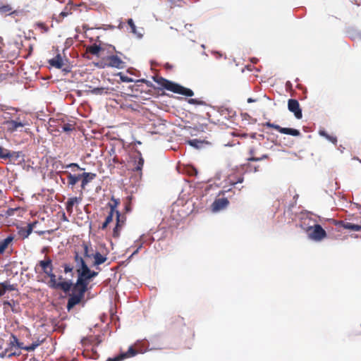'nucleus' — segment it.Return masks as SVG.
<instances>
[{
  "label": "nucleus",
  "instance_id": "5fc2aeb1",
  "mask_svg": "<svg viewBox=\"0 0 361 361\" xmlns=\"http://www.w3.org/2000/svg\"><path fill=\"white\" fill-rule=\"evenodd\" d=\"M67 15H68V13L66 12H61L60 13V16H61L62 17H66V16H67Z\"/></svg>",
  "mask_w": 361,
  "mask_h": 361
},
{
  "label": "nucleus",
  "instance_id": "c9c22d12",
  "mask_svg": "<svg viewBox=\"0 0 361 361\" xmlns=\"http://www.w3.org/2000/svg\"><path fill=\"white\" fill-rule=\"evenodd\" d=\"M188 143L195 148H199L202 145V142L197 139L190 140L188 141Z\"/></svg>",
  "mask_w": 361,
  "mask_h": 361
},
{
  "label": "nucleus",
  "instance_id": "e433bc0d",
  "mask_svg": "<svg viewBox=\"0 0 361 361\" xmlns=\"http://www.w3.org/2000/svg\"><path fill=\"white\" fill-rule=\"evenodd\" d=\"M171 324L178 323L180 325H183L184 324V319L180 316H176L171 319Z\"/></svg>",
  "mask_w": 361,
  "mask_h": 361
},
{
  "label": "nucleus",
  "instance_id": "bb28decb",
  "mask_svg": "<svg viewBox=\"0 0 361 361\" xmlns=\"http://www.w3.org/2000/svg\"><path fill=\"white\" fill-rule=\"evenodd\" d=\"M16 11H13V8L8 4L0 6V14H13Z\"/></svg>",
  "mask_w": 361,
  "mask_h": 361
},
{
  "label": "nucleus",
  "instance_id": "39448f33",
  "mask_svg": "<svg viewBox=\"0 0 361 361\" xmlns=\"http://www.w3.org/2000/svg\"><path fill=\"white\" fill-rule=\"evenodd\" d=\"M88 288L84 286H78L77 282L72 286V293L70 294L69 298L67 302V310L70 311L76 305L80 303L85 296V292Z\"/></svg>",
  "mask_w": 361,
  "mask_h": 361
},
{
  "label": "nucleus",
  "instance_id": "cd10ccee",
  "mask_svg": "<svg viewBox=\"0 0 361 361\" xmlns=\"http://www.w3.org/2000/svg\"><path fill=\"white\" fill-rule=\"evenodd\" d=\"M250 154H251V157L247 159V160L250 161H260V160H262V159L268 158V155L267 154H264V155H262L260 157H255V151H254L253 149H250Z\"/></svg>",
  "mask_w": 361,
  "mask_h": 361
},
{
  "label": "nucleus",
  "instance_id": "b1692460",
  "mask_svg": "<svg viewBox=\"0 0 361 361\" xmlns=\"http://www.w3.org/2000/svg\"><path fill=\"white\" fill-rule=\"evenodd\" d=\"M45 341V338H37L33 342L29 345H25V350L30 352L35 350L38 346L42 344Z\"/></svg>",
  "mask_w": 361,
  "mask_h": 361
},
{
  "label": "nucleus",
  "instance_id": "f257e3e1",
  "mask_svg": "<svg viewBox=\"0 0 361 361\" xmlns=\"http://www.w3.org/2000/svg\"><path fill=\"white\" fill-rule=\"evenodd\" d=\"M84 56L89 59L95 58L98 60L96 65L109 68H123L126 66L125 56L117 51L115 47L99 42L86 47Z\"/></svg>",
  "mask_w": 361,
  "mask_h": 361
},
{
  "label": "nucleus",
  "instance_id": "de8ad7c7",
  "mask_svg": "<svg viewBox=\"0 0 361 361\" xmlns=\"http://www.w3.org/2000/svg\"><path fill=\"white\" fill-rule=\"evenodd\" d=\"M93 342V338H84L82 340V343L83 345H86L87 343H92Z\"/></svg>",
  "mask_w": 361,
  "mask_h": 361
},
{
  "label": "nucleus",
  "instance_id": "5701e85b",
  "mask_svg": "<svg viewBox=\"0 0 361 361\" xmlns=\"http://www.w3.org/2000/svg\"><path fill=\"white\" fill-rule=\"evenodd\" d=\"M63 173L67 176L68 185L71 186L72 188L80 180H81V174L73 175L68 171H64Z\"/></svg>",
  "mask_w": 361,
  "mask_h": 361
},
{
  "label": "nucleus",
  "instance_id": "680f3d73",
  "mask_svg": "<svg viewBox=\"0 0 361 361\" xmlns=\"http://www.w3.org/2000/svg\"><path fill=\"white\" fill-rule=\"evenodd\" d=\"M239 183H241L243 182V178H240L239 180H238Z\"/></svg>",
  "mask_w": 361,
  "mask_h": 361
},
{
  "label": "nucleus",
  "instance_id": "e2e57ef3",
  "mask_svg": "<svg viewBox=\"0 0 361 361\" xmlns=\"http://www.w3.org/2000/svg\"><path fill=\"white\" fill-rule=\"evenodd\" d=\"M250 67L249 65H246L245 68H248Z\"/></svg>",
  "mask_w": 361,
  "mask_h": 361
},
{
  "label": "nucleus",
  "instance_id": "20e7f679",
  "mask_svg": "<svg viewBox=\"0 0 361 361\" xmlns=\"http://www.w3.org/2000/svg\"><path fill=\"white\" fill-rule=\"evenodd\" d=\"M154 81L158 83L159 87H163L167 90L174 93L180 94L187 97H192L194 92L192 90L184 87L178 84L167 80L163 78L156 76L154 78Z\"/></svg>",
  "mask_w": 361,
  "mask_h": 361
},
{
  "label": "nucleus",
  "instance_id": "49530a36",
  "mask_svg": "<svg viewBox=\"0 0 361 361\" xmlns=\"http://www.w3.org/2000/svg\"><path fill=\"white\" fill-rule=\"evenodd\" d=\"M6 290L5 289L4 284L0 283V297L3 296L6 293Z\"/></svg>",
  "mask_w": 361,
  "mask_h": 361
},
{
  "label": "nucleus",
  "instance_id": "2eb2a0df",
  "mask_svg": "<svg viewBox=\"0 0 361 361\" xmlns=\"http://www.w3.org/2000/svg\"><path fill=\"white\" fill-rule=\"evenodd\" d=\"M126 218L121 217L118 211H116V224L113 230V237L118 238L120 235V231L125 224Z\"/></svg>",
  "mask_w": 361,
  "mask_h": 361
},
{
  "label": "nucleus",
  "instance_id": "0e129e2a",
  "mask_svg": "<svg viewBox=\"0 0 361 361\" xmlns=\"http://www.w3.org/2000/svg\"><path fill=\"white\" fill-rule=\"evenodd\" d=\"M92 351H93L94 353H97L96 350H92Z\"/></svg>",
  "mask_w": 361,
  "mask_h": 361
},
{
  "label": "nucleus",
  "instance_id": "37998d69",
  "mask_svg": "<svg viewBox=\"0 0 361 361\" xmlns=\"http://www.w3.org/2000/svg\"><path fill=\"white\" fill-rule=\"evenodd\" d=\"M188 102L191 104H198V105H200V104H204V102L202 101H200V100H198L197 99H190L188 100Z\"/></svg>",
  "mask_w": 361,
  "mask_h": 361
},
{
  "label": "nucleus",
  "instance_id": "2f4dec72",
  "mask_svg": "<svg viewBox=\"0 0 361 361\" xmlns=\"http://www.w3.org/2000/svg\"><path fill=\"white\" fill-rule=\"evenodd\" d=\"M90 92L94 94H103L108 92V89L104 87H96L93 88Z\"/></svg>",
  "mask_w": 361,
  "mask_h": 361
},
{
  "label": "nucleus",
  "instance_id": "9b49d317",
  "mask_svg": "<svg viewBox=\"0 0 361 361\" xmlns=\"http://www.w3.org/2000/svg\"><path fill=\"white\" fill-rule=\"evenodd\" d=\"M288 109L290 111L293 112L296 118L300 119L302 117V110L298 100L290 99L288 101Z\"/></svg>",
  "mask_w": 361,
  "mask_h": 361
},
{
  "label": "nucleus",
  "instance_id": "0eeeda50",
  "mask_svg": "<svg viewBox=\"0 0 361 361\" xmlns=\"http://www.w3.org/2000/svg\"><path fill=\"white\" fill-rule=\"evenodd\" d=\"M97 272L90 270L88 267H86L84 270H81L78 276L77 285L87 288L90 280L97 276Z\"/></svg>",
  "mask_w": 361,
  "mask_h": 361
},
{
  "label": "nucleus",
  "instance_id": "6e6552de",
  "mask_svg": "<svg viewBox=\"0 0 361 361\" xmlns=\"http://www.w3.org/2000/svg\"><path fill=\"white\" fill-rule=\"evenodd\" d=\"M130 164L133 171L140 172L142 175L141 171L144 165V159L140 152L137 151L130 156Z\"/></svg>",
  "mask_w": 361,
  "mask_h": 361
},
{
  "label": "nucleus",
  "instance_id": "f704fd0d",
  "mask_svg": "<svg viewBox=\"0 0 361 361\" xmlns=\"http://www.w3.org/2000/svg\"><path fill=\"white\" fill-rule=\"evenodd\" d=\"M150 65L151 66H163L164 68H172V66L171 65H169V63H166L165 64H162L161 63H159L156 60H151L150 61Z\"/></svg>",
  "mask_w": 361,
  "mask_h": 361
},
{
  "label": "nucleus",
  "instance_id": "423d86ee",
  "mask_svg": "<svg viewBox=\"0 0 361 361\" xmlns=\"http://www.w3.org/2000/svg\"><path fill=\"white\" fill-rule=\"evenodd\" d=\"M49 64L55 68H61L63 66H68V59L66 56L65 49L59 51L56 49L54 51V56L48 60Z\"/></svg>",
  "mask_w": 361,
  "mask_h": 361
},
{
  "label": "nucleus",
  "instance_id": "aec40b11",
  "mask_svg": "<svg viewBox=\"0 0 361 361\" xmlns=\"http://www.w3.org/2000/svg\"><path fill=\"white\" fill-rule=\"evenodd\" d=\"M18 152H11L6 148L0 147V158L4 159H11L13 158L18 159Z\"/></svg>",
  "mask_w": 361,
  "mask_h": 361
},
{
  "label": "nucleus",
  "instance_id": "a211bd4d",
  "mask_svg": "<svg viewBox=\"0 0 361 361\" xmlns=\"http://www.w3.org/2000/svg\"><path fill=\"white\" fill-rule=\"evenodd\" d=\"M74 261L75 262L76 271L78 276L81 272V270H84L88 266L87 265L84 259L81 256H80L78 252L76 251L75 252L74 255Z\"/></svg>",
  "mask_w": 361,
  "mask_h": 361
},
{
  "label": "nucleus",
  "instance_id": "4468645a",
  "mask_svg": "<svg viewBox=\"0 0 361 361\" xmlns=\"http://www.w3.org/2000/svg\"><path fill=\"white\" fill-rule=\"evenodd\" d=\"M27 124V123L26 122L20 121L18 119L10 120V121H7L6 122V125L7 126V130H8V131H9L11 133H13V132L18 130V129L19 128L24 127Z\"/></svg>",
  "mask_w": 361,
  "mask_h": 361
},
{
  "label": "nucleus",
  "instance_id": "13d9d810",
  "mask_svg": "<svg viewBox=\"0 0 361 361\" xmlns=\"http://www.w3.org/2000/svg\"><path fill=\"white\" fill-rule=\"evenodd\" d=\"M32 49H33V47L32 45H30L29 46V51H30V52H31L32 51Z\"/></svg>",
  "mask_w": 361,
  "mask_h": 361
},
{
  "label": "nucleus",
  "instance_id": "79ce46f5",
  "mask_svg": "<svg viewBox=\"0 0 361 361\" xmlns=\"http://www.w3.org/2000/svg\"><path fill=\"white\" fill-rule=\"evenodd\" d=\"M83 248H84V256L86 257H91L93 256V254H90L89 252V247L87 245L83 244Z\"/></svg>",
  "mask_w": 361,
  "mask_h": 361
},
{
  "label": "nucleus",
  "instance_id": "603ef678",
  "mask_svg": "<svg viewBox=\"0 0 361 361\" xmlns=\"http://www.w3.org/2000/svg\"><path fill=\"white\" fill-rule=\"evenodd\" d=\"M108 225H109V224L105 221L103 223L102 226V229H105V228L107 227V226H108Z\"/></svg>",
  "mask_w": 361,
  "mask_h": 361
},
{
  "label": "nucleus",
  "instance_id": "6e6d98bb",
  "mask_svg": "<svg viewBox=\"0 0 361 361\" xmlns=\"http://www.w3.org/2000/svg\"><path fill=\"white\" fill-rule=\"evenodd\" d=\"M255 102V99H253L252 98H248L247 99V102L248 103H251V102Z\"/></svg>",
  "mask_w": 361,
  "mask_h": 361
},
{
  "label": "nucleus",
  "instance_id": "8fccbe9b",
  "mask_svg": "<svg viewBox=\"0 0 361 361\" xmlns=\"http://www.w3.org/2000/svg\"><path fill=\"white\" fill-rule=\"evenodd\" d=\"M125 210L126 212H128L131 210V207H130V200L126 203V205H125Z\"/></svg>",
  "mask_w": 361,
  "mask_h": 361
},
{
  "label": "nucleus",
  "instance_id": "864d4df0",
  "mask_svg": "<svg viewBox=\"0 0 361 361\" xmlns=\"http://www.w3.org/2000/svg\"><path fill=\"white\" fill-rule=\"evenodd\" d=\"M62 71H63V72H64L63 75H66L67 73H69L71 70L64 68V69H62Z\"/></svg>",
  "mask_w": 361,
  "mask_h": 361
},
{
  "label": "nucleus",
  "instance_id": "9d476101",
  "mask_svg": "<svg viewBox=\"0 0 361 361\" xmlns=\"http://www.w3.org/2000/svg\"><path fill=\"white\" fill-rule=\"evenodd\" d=\"M264 126L268 128H274V129L276 130L277 131H279V133H283V134L290 135L296 136V137L300 136L301 134L300 132L297 129L289 128H282L279 125H276V124H274V123H272L270 122H267L264 124Z\"/></svg>",
  "mask_w": 361,
  "mask_h": 361
},
{
  "label": "nucleus",
  "instance_id": "052dcab7",
  "mask_svg": "<svg viewBox=\"0 0 361 361\" xmlns=\"http://www.w3.org/2000/svg\"><path fill=\"white\" fill-rule=\"evenodd\" d=\"M63 219H64L65 221H67V219H66V216H65V214H63Z\"/></svg>",
  "mask_w": 361,
  "mask_h": 361
},
{
  "label": "nucleus",
  "instance_id": "c756f323",
  "mask_svg": "<svg viewBox=\"0 0 361 361\" xmlns=\"http://www.w3.org/2000/svg\"><path fill=\"white\" fill-rule=\"evenodd\" d=\"M320 135L324 137L328 140L331 142L333 144H336L337 142V137L336 136L330 135L325 131H320L319 132Z\"/></svg>",
  "mask_w": 361,
  "mask_h": 361
},
{
  "label": "nucleus",
  "instance_id": "1a4fd4ad",
  "mask_svg": "<svg viewBox=\"0 0 361 361\" xmlns=\"http://www.w3.org/2000/svg\"><path fill=\"white\" fill-rule=\"evenodd\" d=\"M309 231H312L309 234L310 238L316 241H320L326 237V231L319 224H315L314 226L310 227Z\"/></svg>",
  "mask_w": 361,
  "mask_h": 361
},
{
  "label": "nucleus",
  "instance_id": "09e8293b",
  "mask_svg": "<svg viewBox=\"0 0 361 361\" xmlns=\"http://www.w3.org/2000/svg\"><path fill=\"white\" fill-rule=\"evenodd\" d=\"M22 331H23V333L26 335V337L30 338L31 336L30 331L27 328H23L22 329Z\"/></svg>",
  "mask_w": 361,
  "mask_h": 361
},
{
  "label": "nucleus",
  "instance_id": "f03ea898",
  "mask_svg": "<svg viewBox=\"0 0 361 361\" xmlns=\"http://www.w3.org/2000/svg\"><path fill=\"white\" fill-rule=\"evenodd\" d=\"M41 269V272L44 273L49 278L47 282V286L52 289H60L64 293H68L71 290L73 284L71 280L66 281L62 276H59L56 279V274L54 273V267L52 260L49 257L45 256L43 260H40L35 267V272H38V269Z\"/></svg>",
  "mask_w": 361,
  "mask_h": 361
},
{
  "label": "nucleus",
  "instance_id": "393cba45",
  "mask_svg": "<svg viewBox=\"0 0 361 361\" xmlns=\"http://www.w3.org/2000/svg\"><path fill=\"white\" fill-rule=\"evenodd\" d=\"M92 257L94 259L93 263L94 266H99L104 263L107 259L106 257L102 255L99 252H96L94 254H93Z\"/></svg>",
  "mask_w": 361,
  "mask_h": 361
},
{
  "label": "nucleus",
  "instance_id": "a19ab883",
  "mask_svg": "<svg viewBox=\"0 0 361 361\" xmlns=\"http://www.w3.org/2000/svg\"><path fill=\"white\" fill-rule=\"evenodd\" d=\"M117 75L119 76L120 80L121 82H128L133 81V80L131 78L124 75L121 73H118Z\"/></svg>",
  "mask_w": 361,
  "mask_h": 361
},
{
  "label": "nucleus",
  "instance_id": "7c9ffc66",
  "mask_svg": "<svg viewBox=\"0 0 361 361\" xmlns=\"http://www.w3.org/2000/svg\"><path fill=\"white\" fill-rule=\"evenodd\" d=\"M128 25L130 26V29H131V32H133V34L135 35H137L139 37H142V35L140 34V33H138V32L137 31V27L133 20L132 18H130L127 21Z\"/></svg>",
  "mask_w": 361,
  "mask_h": 361
},
{
  "label": "nucleus",
  "instance_id": "c85d7f7f",
  "mask_svg": "<svg viewBox=\"0 0 361 361\" xmlns=\"http://www.w3.org/2000/svg\"><path fill=\"white\" fill-rule=\"evenodd\" d=\"M35 27L40 30L41 33H47L49 31V27L45 23L42 22L36 23Z\"/></svg>",
  "mask_w": 361,
  "mask_h": 361
},
{
  "label": "nucleus",
  "instance_id": "dca6fc26",
  "mask_svg": "<svg viewBox=\"0 0 361 361\" xmlns=\"http://www.w3.org/2000/svg\"><path fill=\"white\" fill-rule=\"evenodd\" d=\"M228 204L229 202L226 197L216 199L212 204V211L218 212L224 209L228 205Z\"/></svg>",
  "mask_w": 361,
  "mask_h": 361
},
{
  "label": "nucleus",
  "instance_id": "3c124183",
  "mask_svg": "<svg viewBox=\"0 0 361 361\" xmlns=\"http://www.w3.org/2000/svg\"><path fill=\"white\" fill-rule=\"evenodd\" d=\"M258 59L257 58H252L250 59V61L253 63V64H256L257 62H258Z\"/></svg>",
  "mask_w": 361,
  "mask_h": 361
},
{
  "label": "nucleus",
  "instance_id": "a878e982",
  "mask_svg": "<svg viewBox=\"0 0 361 361\" xmlns=\"http://www.w3.org/2000/svg\"><path fill=\"white\" fill-rule=\"evenodd\" d=\"M13 237L9 235L0 242V254H3L5 252L8 245L13 241Z\"/></svg>",
  "mask_w": 361,
  "mask_h": 361
},
{
  "label": "nucleus",
  "instance_id": "4be33fe9",
  "mask_svg": "<svg viewBox=\"0 0 361 361\" xmlns=\"http://www.w3.org/2000/svg\"><path fill=\"white\" fill-rule=\"evenodd\" d=\"M335 224L336 226H341L345 229H348V230L355 231H361V226L354 224H352L350 222L344 221H336Z\"/></svg>",
  "mask_w": 361,
  "mask_h": 361
},
{
  "label": "nucleus",
  "instance_id": "6ab92c4d",
  "mask_svg": "<svg viewBox=\"0 0 361 361\" xmlns=\"http://www.w3.org/2000/svg\"><path fill=\"white\" fill-rule=\"evenodd\" d=\"M94 173L84 172L81 174V189L85 190L86 185L96 178Z\"/></svg>",
  "mask_w": 361,
  "mask_h": 361
},
{
  "label": "nucleus",
  "instance_id": "4c0bfd02",
  "mask_svg": "<svg viewBox=\"0 0 361 361\" xmlns=\"http://www.w3.org/2000/svg\"><path fill=\"white\" fill-rule=\"evenodd\" d=\"M2 284H4L6 290H15L16 289V285L14 284H10L8 281H4L2 283Z\"/></svg>",
  "mask_w": 361,
  "mask_h": 361
},
{
  "label": "nucleus",
  "instance_id": "c03bdc74",
  "mask_svg": "<svg viewBox=\"0 0 361 361\" xmlns=\"http://www.w3.org/2000/svg\"><path fill=\"white\" fill-rule=\"evenodd\" d=\"M114 214V212L110 211L105 219L109 224L113 221Z\"/></svg>",
  "mask_w": 361,
  "mask_h": 361
},
{
  "label": "nucleus",
  "instance_id": "f3484780",
  "mask_svg": "<svg viewBox=\"0 0 361 361\" xmlns=\"http://www.w3.org/2000/svg\"><path fill=\"white\" fill-rule=\"evenodd\" d=\"M37 224V221L30 223L25 227L18 228V234L23 239L27 238L32 232V230L35 225Z\"/></svg>",
  "mask_w": 361,
  "mask_h": 361
},
{
  "label": "nucleus",
  "instance_id": "f8f14e48",
  "mask_svg": "<svg viewBox=\"0 0 361 361\" xmlns=\"http://www.w3.org/2000/svg\"><path fill=\"white\" fill-rule=\"evenodd\" d=\"M137 354V351L133 347L130 346L127 352L121 353L118 355L114 357H109L106 361H123V360L129 357H132Z\"/></svg>",
  "mask_w": 361,
  "mask_h": 361
},
{
  "label": "nucleus",
  "instance_id": "72a5a7b5",
  "mask_svg": "<svg viewBox=\"0 0 361 361\" xmlns=\"http://www.w3.org/2000/svg\"><path fill=\"white\" fill-rule=\"evenodd\" d=\"M111 202H112V203L109 204V207H110V211L113 212H116V211L115 209L119 204V200L117 199H115L114 197H112Z\"/></svg>",
  "mask_w": 361,
  "mask_h": 361
},
{
  "label": "nucleus",
  "instance_id": "ea45409f",
  "mask_svg": "<svg viewBox=\"0 0 361 361\" xmlns=\"http://www.w3.org/2000/svg\"><path fill=\"white\" fill-rule=\"evenodd\" d=\"M62 267H63L64 272L66 274H67V273L73 274V267L72 265H71L70 264L65 263L62 265Z\"/></svg>",
  "mask_w": 361,
  "mask_h": 361
},
{
  "label": "nucleus",
  "instance_id": "58836bf2",
  "mask_svg": "<svg viewBox=\"0 0 361 361\" xmlns=\"http://www.w3.org/2000/svg\"><path fill=\"white\" fill-rule=\"evenodd\" d=\"M63 168L67 169V168H71V169H76L77 170L83 171L85 169L81 168L78 164L76 163H71L69 164H67L65 166H63Z\"/></svg>",
  "mask_w": 361,
  "mask_h": 361
},
{
  "label": "nucleus",
  "instance_id": "412c9836",
  "mask_svg": "<svg viewBox=\"0 0 361 361\" xmlns=\"http://www.w3.org/2000/svg\"><path fill=\"white\" fill-rule=\"evenodd\" d=\"M4 309L6 310L7 307H10L11 311L14 313H18L20 312V304L18 301L14 300H6L3 302Z\"/></svg>",
  "mask_w": 361,
  "mask_h": 361
},
{
  "label": "nucleus",
  "instance_id": "473e14b6",
  "mask_svg": "<svg viewBox=\"0 0 361 361\" xmlns=\"http://www.w3.org/2000/svg\"><path fill=\"white\" fill-rule=\"evenodd\" d=\"M75 125L72 123H63L61 126V128L63 132H71L75 129Z\"/></svg>",
  "mask_w": 361,
  "mask_h": 361
},
{
  "label": "nucleus",
  "instance_id": "7ed1b4c3",
  "mask_svg": "<svg viewBox=\"0 0 361 361\" xmlns=\"http://www.w3.org/2000/svg\"><path fill=\"white\" fill-rule=\"evenodd\" d=\"M25 345L23 342L20 341L17 336L11 334L6 343V348L0 353L1 358H11L19 356L21 354L20 350H25Z\"/></svg>",
  "mask_w": 361,
  "mask_h": 361
},
{
  "label": "nucleus",
  "instance_id": "ddd939ff",
  "mask_svg": "<svg viewBox=\"0 0 361 361\" xmlns=\"http://www.w3.org/2000/svg\"><path fill=\"white\" fill-rule=\"evenodd\" d=\"M80 195H82V192L81 191ZM82 200V195L80 197H71L66 202V209L69 214L73 213V206L79 204Z\"/></svg>",
  "mask_w": 361,
  "mask_h": 361
},
{
  "label": "nucleus",
  "instance_id": "a18cd8bd",
  "mask_svg": "<svg viewBox=\"0 0 361 361\" xmlns=\"http://www.w3.org/2000/svg\"><path fill=\"white\" fill-rule=\"evenodd\" d=\"M259 166H255L252 164H249L247 166V169L251 171H253L254 172L258 171Z\"/></svg>",
  "mask_w": 361,
  "mask_h": 361
},
{
  "label": "nucleus",
  "instance_id": "bf43d9fd",
  "mask_svg": "<svg viewBox=\"0 0 361 361\" xmlns=\"http://www.w3.org/2000/svg\"><path fill=\"white\" fill-rule=\"evenodd\" d=\"M138 250H139V248H137L135 251H134V252L133 253V255H135V254L137 253Z\"/></svg>",
  "mask_w": 361,
  "mask_h": 361
},
{
  "label": "nucleus",
  "instance_id": "4d7b16f0",
  "mask_svg": "<svg viewBox=\"0 0 361 361\" xmlns=\"http://www.w3.org/2000/svg\"><path fill=\"white\" fill-rule=\"evenodd\" d=\"M29 361H38L35 357H32L29 360Z\"/></svg>",
  "mask_w": 361,
  "mask_h": 361
}]
</instances>
